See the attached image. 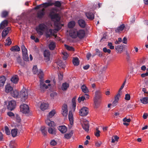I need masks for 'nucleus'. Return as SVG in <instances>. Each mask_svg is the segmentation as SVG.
I'll use <instances>...</instances> for the list:
<instances>
[{"label":"nucleus","instance_id":"obj_14","mask_svg":"<svg viewBox=\"0 0 148 148\" xmlns=\"http://www.w3.org/2000/svg\"><path fill=\"white\" fill-rule=\"evenodd\" d=\"M69 35L70 36L73 38H75L77 37V31L76 30L72 29L70 30L69 32Z\"/></svg>","mask_w":148,"mask_h":148},{"label":"nucleus","instance_id":"obj_35","mask_svg":"<svg viewBox=\"0 0 148 148\" xmlns=\"http://www.w3.org/2000/svg\"><path fill=\"white\" fill-rule=\"evenodd\" d=\"M81 88L82 90V91L84 93H87L89 92V90L87 87L84 84L82 85L81 87Z\"/></svg>","mask_w":148,"mask_h":148},{"label":"nucleus","instance_id":"obj_42","mask_svg":"<svg viewBox=\"0 0 148 148\" xmlns=\"http://www.w3.org/2000/svg\"><path fill=\"white\" fill-rule=\"evenodd\" d=\"M17 129H13L11 131V134L13 137H15L17 135Z\"/></svg>","mask_w":148,"mask_h":148},{"label":"nucleus","instance_id":"obj_48","mask_svg":"<svg viewBox=\"0 0 148 148\" xmlns=\"http://www.w3.org/2000/svg\"><path fill=\"white\" fill-rule=\"evenodd\" d=\"M52 2H46L43 3L42 5L43 7L46 8L50 6H52Z\"/></svg>","mask_w":148,"mask_h":148},{"label":"nucleus","instance_id":"obj_3","mask_svg":"<svg viewBox=\"0 0 148 148\" xmlns=\"http://www.w3.org/2000/svg\"><path fill=\"white\" fill-rule=\"evenodd\" d=\"M28 96L27 90L25 88H23L21 91L19 97L21 98L22 101H24L27 98Z\"/></svg>","mask_w":148,"mask_h":148},{"label":"nucleus","instance_id":"obj_62","mask_svg":"<svg viewBox=\"0 0 148 148\" xmlns=\"http://www.w3.org/2000/svg\"><path fill=\"white\" fill-rule=\"evenodd\" d=\"M67 106L66 104H64L62 106V110L63 111L65 110H67Z\"/></svg>","mask_w":148,"mask_h":148},{"label":"nucleus","instance_id":"obj_37","mask_svg":"<svg viewBox=\"0 0 148 148\" xmlns=\"http://www.w3.org/2000/svg\"><path fill=\"white\" fill-rule=\"evenodd\" d=\"M69 84L67 83L66 82H65L62 84V89L63 90H66L67 88L69 87Z\"/></svg>","mask_w":148,"mask_h":148},{"label":"nucleus","instance_id":"obj_24","mask_svg":"<svg viewBox=\"0 0 148 148\" xmlns=\"http://www.w3.org/2000/svg\"><path fill=\"white\" fill-rule=\"evenodd\" d=\"M5 80V77L4 76L0 77V87H3L4 85Z\"/></svg>","mask_w":148,"mask_h":148},{"label":"nucleus","instance_id":"obj_63","mask_svg":"<svg viewBox=\"0 0 148 148\" xmlns=\"http://www.w3.org/2000/svg\"><path fill=\"white\" fill-rule=\"evenodd\" d=\"M56 142L54 140H52L50 142V144L51 145L53 146H55L57 144Z\"/></svg>","mask_w":148,"mask_h":148},{"label":"nucleus","instance_id":"obj_23","mask_svg":"<svg viewBox=\"0 0 148 148\" xmlns=\"http://www.w3.org/2000/svg\"><path fill=\"white\" fill-rule=\"evenodd\" d=\"M58 129L62 133H65L67 131V128L65 126H61L58 127Z\"/></svg>","mask_w":148,"mask_h":148},{"label":"nucleus","instance_id":"obj_49","mask_svg":"<svg viewBox=\"0 0 148 148\" xmlns=\"http://www.w3.org/2000/svg\"><path fill=\"white\" fill-rule=\"evenodd\" d=\"M21 48L23 54L27 53V50L23 45H22Z\"/></svg>","mask_w":148,"mask_h":148},{"label":"nucleus","instance_id":"obj_41","mask_svg":"<svg viewBox=\"0 0 148 148\" xmlns=\"http://www.w3.org/2000/svg\"><path fill=\"white\" fill-rule=\"evenodd\" d=\"M141 102L144 104H147L148 103V97H144L140 99Z\"/></svg>","mask_w":148,"mask_h":148},{"label":"nucleus","instance_id":"obj_53","mask_svg":"<svg viewBox=\"0 0 148 148\" xmlns=\"http://www.w3.org/2000/svg\"><path fill=\"white\" fill-rule=\"evenodd\" d=\"M85 99V96H82L81 97H79L78 98V101L79 103H80L81 101H84Z\"/></svg>","mask_w":148,"mask_h":148},{"label":"nucleus","instance_id":"obj_56","mask_svg":"<svg viewBox=\"0 0 148 148\" xmlns=\"http://www.w3.org/2000/svg\"><path fill=\"white\" fill-rule=\"evenodd\" d=\"M124 86H125V85H124V84H122V86L121 87V88H120L119 89V90L118 93L117 94V95H119L120 96V95L122 93V92L121 91V90L123 89Z\"/></svg>","mask_w":148,"mask_h":148},{"label":"nucleus","instance_id":"obj_16","mask_svg":"<svg viewBox=\"0 0 148 148\" xmlns=\"http://www.w3.org/2000/svg\"><path fill=\"white\" fill-rule=\"evenodd\" d=\"M120 96L117 95L115 97V100L113 102L112 104V107L113 108L116 106L118 103V101L119 100V98Z\"/></svg>","mask_w":148,"mask_h":148},{"label":"nucleus","instance_id":"obj_12","mask_svg":"<svg viewBox=\"0 0 148 148\" xmlns=\"http://www.w3.org/2000/svg\"><path fill=\"white\" fill-rule=\"evenodd\" d=\"M85 32L83 30H79L77 31V37L80 39L84 38L85 35Z\"/></svg>","mask_w":148,"mask_h":148},{"label":"nucleus","instance_id":"obj_30","mask_svg":"<svg viewBox=\"0 0 148 148\" xmlns=\"http://www.w3.org/2000/svg\"><path fill=\"white\" fill-rule=\"evenodd\" d=\"M78 23L79 25L82 27L84 28L85 27V21L82 19H80L78 21Z\"/></svg>","mask_w":148,"mask_h":148},{"label":"nucleus","instance_id":"obj_2","mask_svg":"<svg viewBox=\"0 0 148 148\" xmlns=\"http://www.w3.org/2000/svg\"><path fill=\"white\" fill-rule=\"evenodd\" d=\"M47 29V25L44 23H41L36 27V30L38 35L41 36L44 34Z\"/></svg>","mask_w":148,"mask_h":148},{"label":"nucleus","instance_id":"obj_10","mask_svg":"<svg viewBox=\"0 0 148 148\" xmlns=\"http://www.w3.org/2000/svg\"><path fill=\"white\" fill-rule=\"evenodd\" d=\"M11 28L10 27H8L5 28L2 32L1 35L3 38H5L6 36L8 34Z\"/></svg>","mask_w":148,"mask_h":148},{"label":"nucleus","instance_id":"obj_21","mask_svg":"<svg viewBox=\"0 0 148 148\" xmlns=\"http://www.w3.org/2000/svg\"><path fill=\"white\" fill-rule=\"evenodd\" d=\"M125 27V25L124 24L121 25L120 26L117 28L115 29V31L116 33H119L120 31H123Z\"/></svg>","mask_w":148,"mask_h":148},{"label":"nucleus","instance_id":"obj_26","mask_svg":"<svg viewBox=\"0 0 148 148\" xmlns=\"http://www.w3.org/2000/svg\"><path fill=\"white\" fill-rule=\"evenodd\" d=\"M69 119L70 122V123L71 125H72L73 123V115L72 112L70 111L68 115Z\"/></svg>","mask_w":148,"mask_h":148},{"label":"nucleus","instance_id":"obj_6","mask_svg":"<svg viewBox=\"0 0 148 148\" xmlns=\"http://www.w3.org/2000/svg\"><path fill=\"white\" fill-rule=\"evenodd\" d=\"M45 10L44 8L39 10L37 13V17L40 19L42 18L45 15Z\"/></svg>","mask_w":148,"mask_h":148},{"label":"nucleus","instance_id":"obj_55","mask_svg":"<svg viewBox=\"0 0 148 148\" xmlns=\"http://www.w3.org/2000/svg\"><path fill=\"white\" fill-rule=\"evenodd\" d=\"M96 55H97L99 57H101L102 56V52L99 51L98 49H96Z\"/></svg>","mask_w":148,"mask_h":148},{"label":"nucleus","instance_id":"obj_44","mask_svg":"<svg viewBox=\"0 0 148 148\" xmlns=\"http://www.w3.org/2000/svg\"><path fill=\"white\" fill-rule=\"evenodd\" d=\"M75 22L73 21H72L69 22L68 24V27L71 28H73L75 26Z\"/></svg>","mask_w":148,"mask_h":148},{"label":"nucleus","instance_id":"obj_39","mask_svg":"<svg viewBox=\"0 0 148 148\" xmlns=\"http://www.w3.org/2000/svg\"><path fill=\"white\" fill-rule=\"evenodd\" d=\"M49 49L51 50H53L56 47V45L54 42H51L49 45Z\"/></svg>","mask_w":148,"mask_h":148},{"label":"nucleus","instance_id":"obj_33","mask_svg":"<svg viewBox=\"0 0 148 148\" xmlns=\"http://www.w3.org/2000/svg\"><path fill=\"white\" fill-rule=\"evenodd\" d=\"M10 50L12 51L17 52L20 51V48L18 46L15 45L12 47Z\"/></svg>","mask_w":148,"mask_h":148},{"label":"nucleus","instance_id":"obj_13","mask_svg":"<svg viewBox=\"0 0 148 148\" xmlns=\"http://www.w3.org/2000/svg\"><path fill=\"white\" fill-rule=\"evenodd\" d=\"M43 54L46 62H48L50 60V53L48 50H45Z\"/></svg>","mask_w":148,"mask_h":148},{"label":"nucleus","instance_id":"obj_36","mask_svg":"<svg viewBox=\"0 0 148 148\" xmlns=\"http://www.w3.org/2000/svg\"><path fill=\"white\" fill-rule=\"evenodd\" d=\"M13 88L9 85H7L5 86V91L7 93H8L12 90Z\"/></svg>","mask_w":148,"mask_h":148},{"label":"nucleus","instance_id":"obj_1","mask_svg":"<svg viewBox=\"0 0 148 148\" xmlns=\"http://www.w3.org/2000/svg\"><path fill=\"white\" fill-rule=\"evenodd\" d=\"M102 95L101 92L99 90H97L95 92V96L94 97V103L95 107L97 108L101 103Z\"/></svg>","mask_w":148,"mask_h":148},{"label":"nucleus","instance_id":"obj_51","mask_svg":"<svg viewBox=\"0 0 148 148\" xmlns=\"http://www.w3.org/2000/svg\"><path fill=\"white\" fill-rule=\"evenodd\" d=\"M76 97H75L73 98L72 100V106L73 108H75L76 107Z\"/></svg>","mask_w":148,"mask_h":148},{"label":"nucleus","instance_id":"obj_43","mask_svg":"<svg viewBox=\"0 0 148 148\" xmlns=\"http://www.w3.org/2000/svg\"><path fill=\"white\" fill-rule=\"evenodd\" d=\"M9 12L6 10H4L2 12L1 16L2 18H5L6 17L8 14Z\"/></svg>","mask_w":148,"mask_h":148},{"label":"nucleus","instance_id":"obj_22","mask_svg":"<svg viewBox=\"0 0 148 148\" xmlns=\"http://www.w3.org/2000/svg\"><path fill=\"white\" fill-rule=\"evenodd\" d=\"M49 105L48 103H41L40 107L41 109L44 111L48 108Z\"/></svg>","mask_w":148,"mask_h":148},{"label":"nucleus","instance_id":"obj_9","mask_svg":"<svg viewBox=\"0 0 148 148\" xmlns=\"http://www.w3.org/2000/svg\"><path fill=\"white\" fill-rule=\"evenodd\" d=\"M88 109L86 107L82 108L80 110L79 115L82 116H86L88 113Z\"/></svg>","mask_w":148,"mask_h":148},{"label":"nucleus","instance_id":"obj_20","mask_svg":"<svg viewBox=\"0 0 148 148\" xmlns=\"http://www.w3.org/2000/svg\"><path fill=\"white\" fill-rule=\"evenodd\" d=\"M8 21L7 20H4L0 23V29H3L6 26L8 25Z\"/></svg>","mask_w":148,"mask_h":148},{"label":"nucleus","instance_id":"obj_28","mask_svg":"<svg viewBox=\"0 0 148 148\" xmlns=\"http://www.w3.org/2000/svg\"><path fill=\"white\" fill-rule=\"evenodd\" d=\"M73 131L71 130L70 133L65 134L64 135V137L65 139H70L73 136Z\"/></svg>","mask_w":148,"mask_h":148},{"label":"nucleus","instance_id":"obj_31","mask_svg":"<svg viewBox=\"0 0 148 148\" xmlns=\"http://www.w3.org/2000/svg\"><path fill=\"white\" fill-rule=\"evenodd\" d=\"M18 76H13L11 79V81L14 83L16 84L18 81Z\"/></svg>","mask_w":148,"mask_h":148},{"label":"nucleus","instance_id":"obj_57","mask_svg":"<svg viewBox=\"0 0 148 148\" xmlns=\"http://www.w3.org/2000/svg\"><path fill=\"white\" fill-rule=\"evenodd\" d=\"M56 10H57L56 8H52L49 14V16L54 14H56V13H55V11H56Z\"/></svg>","mask_w":148,"mask_h":148},{"label":"nucleus","instance_id":"obj_61","mask_svg":"<svg viewBox=\"0 0 148 148\" xmlns=\"http://www.w3.org/2000/svg\"><path fill=\"white\" fill-rule=\"evenodd\" d=\"M108 46L111 49H114V47L112 45V44L111 42H108Z\"/></svg>","mask_w":148,"mask_h":148},{"label":"nucleus","instance_id":"obj_59","mask_svg":"<svg viewBox=\"0 0 148 148\" xmlns=\"http://www.w3.org/2000/svg\"><path fill=\"white\" fill-rule=\"evenodd\" d=\"M16 61L18 63H19V64H20L21 65H22V60L21 59V58L20 57L18 56L17 58Z\"/></svg>","mask_w":148,"mask_h":148},{"label":"nucleus","instance_id":"obj_32","mask_svg":"<svg viewBox=\"0 0 148 148\" xmlns=\"http://www.w3.org/2000/svg\"><path fill=\"white\" fill-rule=\"evenodd\" d=\"M56 63L58 65H59L61 68H64V65L63 62L62 61L59 59L57 60L56 61Z\"/></svg>","mask_w":148,"mask_h":148},{"label":"nucleus","instance_id":"obj_15","mask_svg":"<svg viewBox=\"0 0 148 148\" xmlns=\"http://www.w3.org/2000/svg\"><path fill=\"white\" fill-rule=\"evenodd\" d=\"M82 128L84 129L85 131L88 132L89 131V124L87 122L82 123Z\"/></svg>","mask_w":148,"mask_h":148},{"label":"nucleus","instance_id":"obj_7","mask_svg":"<svg viewBox=\"0 0 148 148\" xmlns=\"http://www.w3.org/2000/svg\"><path fill=\"white\" fill-rule=\"evenodd\" d=\"M49 16L51 20H53L55 19L56 20V21L54 23L55 25H57L56 24H58V23L59 22L60 20V18L58 14H55Z\"/></svg>","mask_w":148,"mask_h":148},{"label":"nucleus","instance_id":"obj_17","mask_svg":"<svg viewBox=\"0 0 148 148\" xmlns=\"http://www.w3.org/2000/svg\"><path fill=\"white\" fill-rule=\"evenodd\" d=\"M45 31L46 32V37L47 38L50 37L53 34V30L52 29H48L47 28V29Z\"/></svg>","mask_w":148,"mask_h":148},{"label":"nucleus","instance_id":"obj_64","mask_svg":"<svg viewBox=\"0 0 148 148\" xmlns=\"http://www.w3.org/2000/svg\"><path fill=\"white\" fill-rule=\"evenodd\" d=\"M130 96L129 94H126L125 95V99L127 100H129L130 99Z\"/></svg>","mask_w":148,"mask_h":148},{"label":"nucleus","instance_id":"obj_4","mask_svg":"<svg viewBox=\"0 0 148 148\" xmlns=\"http://www.w3.org/2000/svg\"><path fill=\"white\" fill-rule=\"evenodd\" d=\"M32 71L34 74H37L39 78L42 79L43 77L44 74L40 69L38 70L37 66H34L33 68Z\"/></svg>","mask_w":148,"mask_h":148},{"label":"nucleus","instance_id":"obj_58","mask_svg":"<svg viewBox=\"0 0 148 148\" xmlns=\"http://www.w3.org/2000/svg\"><path fill=\"white\" fill-rule=\"evenodd\" d=\"M103 51L105 53H110L111 52V50L109 49H107L106 47H104L103 49Z\"/></svg>","mask_w":148,"mask_h":148},{"label":"nucleus","instance_id":"obj_38","mask_svg":"<svg viewBox=\"0 0 148 148\" xmlns=\"http://www.w3.org/2000/svg\"><path fill=\"white\" fill-rule=\"evenodd\" d=\"M73 63L75 66H78L79 64V61L78 58H73Z\"/></svg>","mask_w":148,"mask_h":148},{"label":"nucleus","instance_id":"obj_54","mask_svg":"<svg viewBox=\"0 0 148 148\" xmlns=\"http://www.w3.org/2000/svg\"><path fill=\"white\" fill-rule=\"evenodd\" d=\"M119 139V137L118 136H117L116 135L114 136V138H112V139L111 142L112 143H114L115 142V141H117Z\"/></svg>","mask_w":148,"mask_h":148},{"label":"nucleus","instance_id":"obj_11","mask_svg":"<svg viewBox=\"0 0 148 148\" xmlns=\"http://www.w3.org/2000/svg\"><path fill=\"white\" fill-rule=\"evenodd\" d=\"M51 84H49L48 85H46L45 83L43 82H41L40 84V90L42 92H43L46 89H47L48 88V86H50Z\"/></svg>","mask_w":148,"mask_h":148},{"label":"nucleus","instance_id":"obj_34","mask_svg":"<svg viewBox=\"0 0 148 148\" xmlns=\"http://www.w3.org/2000/svg\"><path fill=\"white\" fill-rule=\"evenodd\" d=\"M52 5H54L55 6L60 8L61 6V3L60 1H55L54 2H52Z\"/></svg>","mask_w":148,"mask_h":148},{"label":"nucleus","instance_id":"obj_47","mask_svg":"<svg viewBox=\"0 0 148 148\" xmlns=\"http://www.w3.org/2000/svg\"><path fill=\"white\" fill-rule=\"evenodd\" d=\"M55 113V111L54 110H52L49 113V114L48 116L49 118H51L53 116Z\"/></svg>","mask_w":148,"mask_h":148},{"label":"nucleus","instance_id":"obj_50","mask_svg":"<svg viewBox=\"0 0 148 148\" xmlns=\"http://www.w3.org/2000/svg\"><path fill=\"white\" fill-rule=\"evenodd\" d=\"M6 42L5 45H6L9 46L11 44L12 42L10 37L8 38L6 40Z\"/></svg>","mask_w":148,"mask_h":148},{"label":"nucleus","instance_id":"obj_27","mask_svg":"<svg viewBox=\"0 0 148 148\" xmlns=\"http://www.w3.org/2000/svg\"><path fill=\"white\" fill-rule=\"evenodd\" d=\"M40 130L44 136L47 135V129L46 127L44 126H42L40 128Z\"/></svg>","mask_w":148,"mask_h":148},{"label":"nucleus","instance_id":"obj_52","mask_svg":"<svg viewBox=\"0 0 148 148\" xmlns=\"http://www.w3.org/2000/svg\"><path fill=\"white\" fill-rule=\"evenodd\" d=\"M5 129L6 134L8 135H10V132L8 127L7 126H5Z\"/></svg>","mask_w":148,"mask_h":148},{"label":"nucleus","instance_id":"obj_46","mask_svg":"<svg viewBox=\"0 0 148 148\" xmlns=\"http://www.w3.org/2000/svg\"><path fill=\"white\" fill-rule=\"evenodd\" d=\"M23 60L25 61H28L29 60V57L27 53L23 54Z\"/></svg>","mask_w":148,"mask_h":148},{"label":"nucleus","instance_id":"obj_19","mask_svg":"<svg viewBox=\"0 0 148 148\" xmlns=\"http://www.w3.org/2000/svg\"><path fill=\"white\" fill-rule=\"evenodd\" d=\"M46 123L50 127H53L55 126L54 122L49 119H47L46 121Z\"/></svg>","mask_w":148,"mask_h":148},{"label":"nucleus","instance_id":"obj_60","mask_svg":"<svg viewBox=\"0 0 148 148\" xmlns=\"http://www.w3.org/2000/svg\"><path fill=\"white\" fill-rule=\"evenodd\" d=\"M96 132L95 133V135L97 137H99L100 136V131L99 130L98 128L96 129Z\"/></svg>","mask_w":148,"mask_h":148},{"label":"nucleus","instance_id":"obj_40","mask_svg":"<svg viewBox=\"0 0 148 148\" xmlns=\"http://www.w3.org/2000/svg\"><path fill=\"white\" fill-rule=\"evenodd\" d=\"M48 132L50 134H55L56 132L55 129L53 127H49L48 129Z\"/></svg>","mask_w":148,"mask_h":148},{"label":"nucleus","instance_id":"obj_18","mask_svg":"<svg viewBox=\"0 0 148 148\" xmlns=\"http://www.w3.org/2000/svg\"><path fill=\"white\" fill-rule=\"evenodd\" d=\"M85 14L87 18L90 20H92L94 18V15L91 12H86L85 13Z\"/></svg>","mask_w":148,"mask_h":148},{"label":"nucleus","instance_id":"obj_25","mask_svg":"<svg viewBox=\"0 0 148 148\" xmlns=\"http://www.w3.org/2000/svg\"><path fill=\"white\" fill-rule=\"evenodd\" d=\"M115 49L117 53H121L123 51V47L122 45H118L115 46Z\"/></svg>","mask_w":148,"mask_h":148},{"label":"nucleus","instance_id":"obj_45","mask_svg":"<svg viewBox=\"0 0 148 148\" xmlns=\"http://www.w3.org/2000/svg\"><path fill=\"white\" fill-rule=\"evenodd\" d=\"M65 48L68 50L71 51H74V49L71 46H70L66 45H64Z\"/></svg>","mask_w":148,"mask_h":148},{"label":"nucleus","instance_id":"obj_8","mask_svg":"<svg viewBox=\"0 0 148 148\" xmlns=\"http://www.w3.org/2000/svg\"><path fill=\"white\" fill-rule=\"evenodd\" d=\"M16 106V102L14 101H9L8 105L7 106V108L11 111L13 110Z\"/></svg>","mask_w":148,"mask_h":148},{"label":"nucleus","instance_id":"obj_29","mask_svg":"<svg viewBox=\"0 0 148 148\" xmlns=\"http://www.w3.org/2000/svg\"><path fill=\"white\" fill-rule=\"evenodd\" d=\"M11 93L12 96L14 98H18L19 97V93L17 90H14Z\"/></svg>","mask_w":148,"mask_h":148},{"label":"nucleus","instance_id":"obj_5","mask_svg":"<svg viewBox=\"0 0 148 148\" xmlns=\"http://www.w3.org/2000/svg\"><path fill=\"white\" fill-rule=\"evenodd\" d=\"M20 111L25 114L28 113L29 112V107L27 105L24 104L20 106Z\"/></svg>","mask_w":148,"mask_h":148}]
</instances>
